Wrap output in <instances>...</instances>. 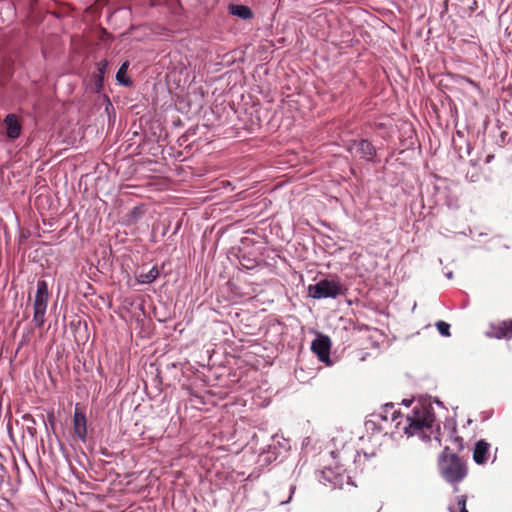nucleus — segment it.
<instances>
[{
	"instance_id": "nucleus-1",
	"label": "nucleus",
	"mask_w": 512,
	"mask_h": 512,
	"mask_svg": "<svg viewBox=\"0 0 512 512\" xmlns=\"http://www.w3.org/2000/svg\"><path fill=\"white\" fill-rule=\"evenodd\" d=\"M375 421H391L396 422L397 429L402 426L403 432L408 436H419L423 440L430 439V435L434 431L439 434L440 427L435 424V414L431 406L422 404L416 405L410 414L403 417L400 412L396 411L393 403H387L381 411L371 414Z\"/></svg>"
},
{
	"instance_id": "nucleus-2",
	"label": "nucleus",
	"mask_w": 512,
	"mask_h": 512,
	"mask_svg": "<svg viewBox=\"0 0 512 512\" xmlns=\"http://www.w3.org/2000/svg\"><path fill=\"white\" fill-rule=\"evenodd\" d=\"M437 464L441 477L453 486L454 492H458V485L468 474L466 461L456 453L451 452L449 446H445L438 456Z\"/></svg>"
},
{
	"instance_id": "nucleus-3",
	"label": "nucleus",
	"mask_w": 512,
	"mask_h": 512,
	"mask_svg": "<svg viewBox=\"0 0 512 512\" xmlns=\"http://www.w3.org/2000/svg\"><path fill=\"white\" fill-rule=\"evenodd\" d=\"M308 294L314 299L337 298L343 294V287L339 280L322 279L314 285H309Z\"/></svg>"
},
{
	"instance_id": "nucleus-4",
	"label": "nucleus",
	"mask_w": 512,
	"mask_h": 512,
	"mask_svg": "<svg viewBox=\"0 0 512 512\" xmlns=\"http://www.w3.org/2000/svg\"><path fill=\"white\" fill-rule=\"evenodd\" d=\"M49 294L48 286L44 280L37 282V291L34 299L33 322L37 327H41L45 322V313L47 309Z\"/></svg>"
},
{
	"instance_id": "nucleus-5",
	"label": "nucleus",
	"mask_w": 512,
	"mask_h": 512,
	"mask_svg": "<svg viewBox=\"0 0 512 512\" xmlns=\"http://www.w3.org/2000/svg\"><path fill=\"white\" fill-rule=\"evenodd\" d=\"M331 340L327 335L318 334L311 343V350L317 355L318 359L328 366L332 365L330 359Z\"/></svg>"
},
{
	"instance_id": "nucleus-6",
	"label": "nucleus",
	"mask_w": 512,
	"mask_h": 512,
	"mask_svg": "<svg viewBox=\"0 0 512 512\" xmlns=\"http://www.w3.org/2000/svg\"><path fill=\"white\" fill-rule=\"evenodd\" d=\"M348 151L352 154L359 155L366 161H373L376 155L374 145L367 139L353 140L348 145Z\"/></svg>"
},
{
	"instance_id": "nucleus-7",
	"label": "nucleus",
	"mask_w": 512,
	"mask_h": 512,
	"mask_svg": "<svg viewBox=\"0 0 512 512\" xmlns=\"http://www.w3.org/2000/svg\"><path fill=\"white\" fill-rule=\"evenodd\" d=\"M486 335L496 339H512V320H504L491 324Z\"/></svg>"
},
{
	"instance_id": "nucleus-8",
	"label": "nucleus",
	"mask_w": 512,
	"mask_h": 512,
	"mask_svg": "<svg viewBox=\"0 0 512 512\" xmlns=\"http://www.w3.org/2000/svg\"><path fill=\"white\" fill-rule=\"evenodd\" d=\"M73 429L76 436L85 441L87 437V419L86 415L78 410L75 411L73 417Z\"/></svg>"
},
{
	"instance_id": "nucleus-9",
	"label": "nucleus",
	"mask_w": 512,
	"mask_h": 512,
	"mask_svg": "<svg viewBox=\"0 0 512 512\" xmlns=\"http://www.w3.org/2000/svg\"><path fill=\"white\" fill-rule=\"evenodd\" d=\"M108 62L101 60L96 64V71L94 72L92 79L95 87V91L99 93L104 85V76L107 72Z\"/></svg>"
},
{
	"instance_id": "nucleus-10",
	"label": "nucleus",
	"mask_w": 512,
	"mask_h": 512,
	"mask_svg": "<svg viewBox=\"0 0 512 512\" xmlns=\"http://www.w3.org/2000/svg\"><path fill=\"white\" fill-rule=\"evenodd\" d=\"M490 444L485 440H479L474 448L473 459L476 464L482 465L485 464L488 460V452H489Z\"/></svg>"
},
{
	"instance_id": "nucleus-11",
	"label": "nucleus",
	"mask_w": 512,
	"mask_h": 512,
	"mask_svg": "<svg viewBox=\"0 0 512 512\" xmlns=\"http://www.w3.org/2000/svg\"><path fill=\"white\" fill-rule=\"evenodd\" d=\"M4 123L7 128V136L10 139H17L21 134V125L18 122L16 115L8 114L4 119Z\"/></svg>"
},
{
	"instance_id": "nucleus-12",
	"label": "nucleus",
	"mask_w": 512,
	"mask_h": 512,
	"mask_svg": "<svg viewBox=\"0 0 512 512\" xmlns=\"http://www.w3.org/2000/svg\"><path fill=\"white\" fill-rule=\"evenodd\" d=\"M228 11L231 15L237 16L244 20H248L253 17L252 10L246 5L231 4L228 7Z\"/></svg>"
},
{
	"instance_id": "nucleus-13",
	"label": "nucleus",
	"mask_w": 512,
	"mask_h": 512,
	"mask_svg": "<svg viewBox=\"0 0 512 512\" xmlns=\"http://www.w3.org/2000/svg\"><path fill=\"white\" fill-rule=\"evenodd\" d=\"M158 276L159 270L157 266H153L148 272L137 275L136 280L140 284H150L154 282Z\"/></svg>"
},
{
	"instance_id": "nucleus-14",
	"label": "nucleus",
	"mask_w": 512,
	"mask_h": 512,
	"mask_svg": "<svg viewBox=\"0 0 512 512\" xmlns=\"http://www.w3.org/2000/svg\"><path fill=\"white\" fill-rule=\"evenodd\" d=\"M128 69V63H123L120 68L118 69L116 73V80L123 84L124 86H130L132 84V81L126 77V72Z\"/></svg>"
},
{
	"instance_id": "nucleus-15",
	"label": "nucleus",
	"mask_w": 512,
	"mask_h": 512,
	"mask_svg": "<svg viewBox=\"0 0 512 512\" xmlns=\"http://www.w3.org/2000/svg\"><path fill=\"white\" fill-rule=\"evenodd\" d=\"M22 419L24 422H26L28 425H27V431L28 433L31 435V436H35L36 434V428H35V424H36V421L34 419V417L29 414V413H26L22 416Z\"/></svg>"
},
{
	"instance_id": "nucleus-16",
	"label": "nucleus",
	"mask_w": 512,
	"mask_h": 512,
	"mask_svg": "<svg viewBox=\"0 0 512 512\" xmlns=\"http://www.w3.org/2000/svg\"><path fill=\"white\" fill-rule=\"evenodd\" d=\"M456 432H457V429H456V426H454L451 430L450 439H451V442L455 445L456 449L458 451H461L464 449V441H463L462 437L456 435Z\"/></svg>"
},
{
	"instance_id": "nucleus-17",
	"label": "nucleus",
	"mask_w": 512,
	"mask_h": 512,
	"mask_svg": "<svg viewBox=\"0 0 512 512\" xmlns=\"http://www.w3.org/2000/svg\"><path fill=\"white\" fill-rule=\"evenodd\" d=\"M437 330L442 336L449 337L450 336V325L444 321H438L436 323Z\"/></svg>"
},
{
	"instance_id": "nucleus-18",
	"label": "nucleus",
	"mask_w": 512,
	"mask_h": 512,
	"mask_svg": "<svg viewBox=\"0 0 512 512\" xmlns=\"http://www.w3.org/2000/svg\"><path fill=\"white\" fill-rule=\"evenodd\" d=\"M466 501H467L466 495H461L460 497H458L457 505L459 507L460 512H468V510L466 508Z\"/></svg>"
},
{
	"instance_id": "nucleus-19",
	"label": "nucleus",
	"mask_w": 512,
	"mask_h": 512,
	"mask_svg": "<svg viewBox=\"0 0 512 512\" xmlns=\"http://www.w3.org/2000/svg\"><path fill=\"white\" fill-rule=\"evenodd\" d=\"M295 489H296V486H295V485L291 484V485L289 486V497H288V499H287V500H283V501H281V504H287V503H289V502L291 501L292 496H293V494H294V492H295Z\"/></svg>"
},
{
	"instance_id": "nucleus-20",
	"label": "nucleus",
	"mask_w": 512,
	"mask_h": 512,
	"mask_svg": "<svg viewBox=\"0 0 512 512\" xmlns=\"http://www.w3.org/2000/svg\"><path fill=\"white\" fill-rule=\"evenodd\" d=\"M478 8V4L476 0H469L468 9L471 13L475 12Z\"/></svg>"
},
{
	"instance_id": "nucleus-21",
	"label": "nucleus",
	"mask_w": 512,
	"mask_h": 512,
	"mask_svg": "<svg viewBox=\"0 0 512 512\" xmlns=\"http://www.w3.org/2000/svg\"><path fill=\"white\" fill-rule=\"evenodd\" d=\"M411 402H412L411 400H410V401H406V400H404V401H403V403H404L406 406H409V405L411 404Z\"/></svg>"
},
{
	"instance_id": "nucleus-22",
	"label": "nucleus",
	"mask_w": 512,
	"mask_h": 512,
	"mask_svg": "<svg viewBox=\"0 0 512 512\" xmlns=\"http://www.w3.org/2000/svg\"><path fill=\"white\" fill-rule=\"evenodd\" d=\"M370 422H372V423H376L377 421H375V418H373L372 420L367 421V424H370Z\"/></svg>"
},
{
	"instance_id": "nucleus-23",
	"label": "nucleus",
	"mask_w": 512,
	"mask_h": 512,
	"mask_svg": "<svg viewBox=\"0 0 512 512\" xmlns=\"http://www.w3.org/2000/svg\"><path fill=\"white\" fill-rule=\"evenodd\" d=\"M449 511H450V512H455L454 507L450 506V507H449Z\"/></svg>"
},
{
	"instance_id": "nucleus-24",
	"label": "nucleus",
	"mask_w": 512,
	"mask_h": 512,
	"mask_svg": "<svg viewBox=\"0 0 512 512\" xmlns=\"http://www.w3.org/2000/svg\"><path fill=\"white\" fill-rule=\"evenodd\" d=\"M435 439L439 442V444H441V441H440L438 435L435 436Z\"/></svg>"
},
{
	"instance_id": "nucleus-25",
	"label": "nucleus",
	"mask_w": 512,
	"mask_h": 512,
	"mask_svg": "<svg viewBox=\"0 0 512 512\" xmlns=\"http://www.w3.org/2000/svg\"><path fill=\"white\" fill-rule=\"evenodd\" d=\"M492 157H493V156H488V158H487V162L491 161V158H492Z\"/></svg>"
},
{
	"instance_id": "nucleus-26",
	"label": "nucleus",
	"mask_w": 512,
	"mask_h": 512,
	"mask_svg": "<svg viewBox=\"0 0 512 512\" xmlns=\"http://www.w3.org/2000/svg\"><path fill=\"white\" fill-rule=\"evenodd\" d=\"M465 2L469 3V0H465Z\"/></svg>"
}]
</instances>
